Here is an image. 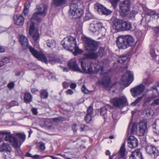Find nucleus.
<instances>
[{
	"label": "nucleus",
	"mask_w": 159,
	"mask_h": 159,
	"mask_svg": "<svg viewBox=\"0 0 159 159\" xmlns=\"http://www.w3.org/2000/svg\"><path fill=\"white\" fill-rule=\"evenodd\" d=\"M68 65L74 71H77L80 73H83L77 64L75 60H70L68 62Z\"/></svg>",
	"instance_id": "18"
},
{
	"label": "nucleus",
	"mask_w": 159,
	"mask_h": 159,
	"mask_svg": "<svg viewBox=\"0 0 159 159\" xmlns=\"http://www.w3.org/2000/svg\"><path fill=\"white\" fill-rule=\"evenodd\" d=\"M128 57L129 56L127 54L120 56L119 58L117 60V62L121 64L125 62Z\"/></svg>",
	"instance_id": "32"
},
{
	"label": "nucleus",
	"mask_w": 159,
	"mask_h": 159,
	"mask_svg": "<svg viewBox=\"0 0 159 159\" xmlns=\"http://www.w3.org/2000/svg\"><path fill=\"white\" fill-rule=\"evenodd\" d=\"M87 127V126L84 124H81V125L80 129L81 131L85 130L86 129V128Z\"/></svg>",
	"instance_id": "58"
},
{
	"label": "nucleus",
	"mask_w": 159,
	"mask_h": 159,
	"mask_svg": "<svg viewBox=\"0 0 159 159\" xmlns=\"http://www.w3.org/2000/svg\"><path fill=\"white\" fill-rule=\"evenodd\" d=\"M15 23L17 25H22L24 22V18L21 15H17L13 17Z\"/></svg>",
	"instance_id": "23"
},
{
	"label": "nucleus",
	"mask_w": 159,
	"mask_h": 159,
	"mask_svg": "<svg viewBox=\"0 0 159 159\" xmlns=\"http://www.w3.org/2000/svg\"><path fill=\"white\" fill-rule=\"evenodd\" d=\"M153 30L154 33L159 34V26L154 27Z\"/></svg>",
	"instance_id": "55"
},
{
	"label": "nucleus",
	"mask_w": 159,
	"mask_h": 159,
	"mask_svg": "<svg viewBox=\"0 0 159 159\" xmlns=\"http://www.w3.org/2000/svg\"><path fill=\"white\" fill-rule=\"evenodd\" d=\"M48 93L45 89L41 90L40 91V96L42 98H47L48 97Z\"/></svg>",
	"instance_id": "38"
},
{
	"label": "nucleus",
	"mask_w": 159,
	"mask_h": 159,
	"mask_svg": "<svg viewBox=\"0 0 159 159\" xmlns=\"http://www.w3.org/2000/svg\"><path fill=\"white\" fill-rule=\"evenodd\" d=\"M56 42L53 39L48 40L47 41V46L49 48H54L56 46Z\"/></svg>",
	"instance_id": "35"
},
{
	"label": "nucleus",
	"mask_w": 159,
	"mask_h": 159,
	"mask_svg": "<svg viewBox=\"0 0 159 159\" xmlns=\"http://www.w3.org/2000/svg\"><path fill=\"white\" fill-rule=\"evenodd\" d=\"M120 0H110V2L112 6L114 9H116L117 5V3Z\"/></svg>",
	"instance_id": "42"
},
{
	"label": "nucleus",
	"mask_w": 159,
	"mask_h": 159,
	"mask_svg": "<svg viewBox=\"0 0 159 159\" xmlns=\"http://www.w3.org/2000/svg\"><path fill=\"white\" fill-rule=\"evenodd\" d=\"M38 9L39 10L38 12H34L33 15L31 19L34 20H36L39 23L41 22L42 21V18L41 16V15L46 14V12L47 11V8L45 7H44L43 10L42 11V8L40 7L38 8Z\"/></svg>",
	"instance_id": "14"
},
{
	"label": "nucleus",
	"mask_w": 159,
	"mask_h": 159,
	"mask_svg": "<svg viewBox=\"0 0 159 159\" xmlns=\"http://www.w3.org/2000/svg\"><path fill=\"white\" fill-rule=\"evenodd\" d=\"M77 125L76 124H73L72 126V129L74 131H76L77 129H76V127Z\"/></svg>",
	"instance_id": "62"
},
{
	"label": "nucleus",
	"mask_w": 159,
	"mask_h": 159,
	"mask_svg": "<svg viewBox=\"0 0 159 159\" xmlns=\"http://www.w3.org/2000/svg\"><path fill=\"white\" fill-rule=\"evenodd\" d=\"M16 135L17 136L19 139L21 141H20V144L23 142L25 139V134L21 133H16Z\"/></svg>",
	"instance_id": "39"
},
{
	"label": "nucleus",
	"mask_w": 159,
	"mask_h": 159,
	"mask_svg": "<svg viewBox=\"0 0 159 159\" xmlns=\"http://www.w3.org/2000/svg\"><path fill=\"white\" fill-rule=\"evenodd\" d=\"M75 13H73V14H71L70 16L74 19H77L80 17L83 14V10L80 8L75 11Z\"/></svg>",
	"instance_id": "25"
},
{
	"label": "nucleus",
	"mask_w": 159,
	"mask_h": 159,
	"mask_svg": "<svg viewBox=\"0 0 159 159\" xmlns=\"http://www.w3.org/2000/svg\"><path fill=\"white\" fill-rule=\"evenodd\" d=\"M134 39L132 36L127 35L119 37L117 39L116 43L119 49H125L134 45Z\"/></svg>",
	"instance_id": "2"
},
{
	"label": "nucleus",
	"mask_w": 159,
	"mask_h": 159,
	"mask_svg": "<svg viewBox=\"0 0 159 159\" xmlns=\"http://www.w3.org/2000/svg\"><path fill=\"white\" fill-rule=\"evenodd\" d=\"M85 48L88 52L92 53L97 50L98 45V42L87 37L85 38Z\"/></svg>",
	"instance_id": "7"
},
{
	"label": "nucleus",
	"mask_w": 159,
	"mask_h": 159,
	"mask_svg": "<svg viewBox=\"0 0 159 159\" xmlns=\"http://www.w3.org/2000/svg\"><path fill=\"white\" fill-rule=\"evenodd\" d=\"M67 0H53L52 3L56 7H59L64 4Z\"/></svg>",
	"instance_id": "31"
},
{
	"label": "nucleus",
	"mask_w": 159,
	"mask_h": 159,
	"mask_svg": "<svg viewBox=\"0 0 159 159\" xmlns=\"http://www.w3.org/2000/svg\"><path fill=\"white\" fill-rule=\"evenodd\" d=\"M105 48L103 47H100L97 52L85 53L84 54V56L85 57L89 59L96 60L98 57L101 58L105 56Z\"/></svg>",
	"instance_id": "9"
},
{
	"label": "nucleus",
	"mask_w": 159,
	"mask_h": 159,
	"mask_svg": "<svg viewBox=\"0 0 159 159\" xmlns=\"http://www.w3.org/2000/svg\"><path fill=\"white\" fill-rule=\"evenodd\" d=\"M81 90L82 92H83L85 93H89L88 90L86 89V87L84 85H83L82 88Z\"/></svg>",
	"instance_id": "52"
},
{
	"label": "nucleus",
	"mask_w": 159,
	"mask_h": 159,
	"mask_svg": "<svg viewBox=\"0 0 159 159\" xmlns=\"http://www.w3.org/2000/svg\"><path fill=\"white\" fill-rule=\"evenodd\" d=\"M61 44L64 49L73 52L75 56L80 54L83 52L77 46L76 39L71 36L64 38L61 41Z\"/></svg>",
	"instance_id": "1"
},
{
	"label": "nucleus",
	"mask_w": 159,
	"mask_h": 159,
	"mask_svg": "<svg viewBox=\"0 0 159 159\" xmlns=\"http://www.w3.org/2000/svg\"><path fill=\"white\" fill-rule=\"evenodd\" d=\"M113 107L107 104L104 107L101 108L100 109V114L101 115L104 116L107 113V108L112 109Z\"/></svg>",
	"instance_id": "29"
},
{
	"label": "nucleus",
	"mask_w": 159,
	"mask_h": 159,
	"mask_svg": "<svg viewBox=\"0 0 159 159\" xmlns=\"http://www.w3.org/2000/svg\"><path fill=\"white\" fill-rule=\"evenodd\" d=\"M157 45V42L156 41L155 42H153L151 43L150 46V48H153V49H155L156 48V47Z\"/></svg>",
	"instance_id": "53"
},
{
	"label": "nucleus",
	"mask_w": 159,
	"mask_h": 159,
	"mask_svg": "<svg viewBox=\"0 0 159 159\" xmlns=\"http://www.w3.org/2000/svg\"><path fill=\"white\" fill-rule=\"evenodd\" d=\"M79 8L78 3H73L71 4L70 6L69 15L73 14V13H75V11Z\"/></svg>",
	"instance_id": "28"
},
{
	"label": "nucleus",
	"mask_w": 159,
	"mask_h": 159,
	"mask_svg": "<svg viewBox=\"0 0 159 159\" xmlns=\"http://www.w3.org/2000/svg\"><path fill=\"white\" fill-rule=\"evenodd\" d=\"M155 12L153 11H152L151 10H149V12L148 13V14L149 16L154 15L155 16Z\"/></svg>",
	"instance_id": "61"
},
{
	"label": "nucleus",
	"mask_w": 159,
	"mask_h": 159,
	"mask_svg": "<svg viewBox=\"0 0 159 159\" xmlns=\"http://www.w3.org/2000/svg\"><path fill=\"white\" fill-rule=\"evenodd\" d=\"M32 111L34 115H37L38 114L37 109L35 108H33L32 109Z\"/></svg>",
	"instance_id": "60"
},
{
	"label": "nucleus",
	"mask_w": 159,
	"mask_h": 159,
	"mask_svg": "<svg viewBox=\"0 0 159 159\" xmlns=\"http://www.w3.org/2000/svg\"><path fill=\"white\" fill-rule=\"evenodd\" d=\"M93 113V107L92 106H89L87 110V113L86 114L87 115V117H88V116L89 117L90 116H91V115Z\"/></svg>",
	"instance_id": "41"
},
{
	"label": "nucleus",
	"mask_w": 159,
	"mask_h": 159,
	"mask_svg": "<svg viewBox=\"0 0 159 159\" xmlns=\"http://www.w3.org/2000/svg\"><path fill=\"white\" fill-rule=\"evenodd\" d=\"M153 131L157 135H159V126L157 125L156 122L152 125Z\"/></svg>",
	"instance_id": "37"
},
{
	"label": "nucleus",
	"mask_w": 159,
	"mask_h": 159,
	"mask_svg": "<svg viewBox=\"0 0 159 159\" xmlns=\"http://www.w3.org/2000/svg\"><path fill=\"white\" fill-rule=\"evenodd\" d=\"M129 159H143V156L139 149H137L132 152Z\"/></svg>",
	"instance_id": "21"
},
{
	"label": "nucleus",
	"mask_w": 159,
	"mask_h": 159,
	"mask_svg": "<svg viewBox=\"0 0 159 159\" xmlns=\"http://www.w3.org/2000/svg\"><path fill=\"white\" fill-rule=\"evenodd\" d=\"M138 133L140 136H143L148 131L147 122L141 120L138 124Z\"/></svg>",
	"instance_id": "15"
},
{
	"label": "nucleus",
	"mask_w": 159,
	"mask_h": 159,
	"mask_svg": "<svg viewBox=\"0 0 159 159\" xmlns=\"http://www.w3.org/2000/svg\"><path fill=\"white\" fill-rule=\"evenodd\" d=\"M112 116L113 119L114 120V121L116 122L117 119V114L116 112L114 111L112 113Z\"/></svg>",
	"instance_id": "48"
},
{
	"label": "nucleus",
	"mask_w": 159,
	"mask_h": 159,
	"mask_svg": "<svg viewBox=\"0 0 159 159\" xmlns=\"http://www.w3.org/2000/svg\"><path fill=\"white\" fill-rule=\"evenodd\" d=\"M89 116L90 117L88 116L87 117L86 115L84 118V120L87 123H90L92 120V118L91 116L89 115Z\"/></svg>",
	"instance_id": "47"
},
{
	"label": "nucleus",
	"mask_w": 159,
	"mask_h": 159,
	"mask_svg": "<svg viewBox=\"0 0 159 159\" xmlns=\"http://www.w3.org/2000/svg\"><path fill=\"white\" fill-rule=\"evenodd\" d=\"M49 61L52 64L56 63H60L61 64L62 63L60 59L54 57H50Z\"/></svg>",
	"instance_id": "33"
},
{
	"label": "nucleus",
	"mask_w": 159,
	"mask_h": 159,
	"mask_svg": "<svg viewBox=\"0 0 159 159\" xmlns=\"http://www.w3.org/2000/svg\"><path fill=\"white\" fill-rule=\"evenodd\" d=\"M142 96L138 98L134 102L131 103V105L133 106H136L142 99Z\"/></svg>",
	"instance_id": "44"
},
{
	"label": "nucleus",
	"mask_w": 159,
	"mask_h": 159,
	"mask_svg": "<svg viewBox=\"0 0 159 159\" xmlns=\"http://www.w3.org/2000/svg\"><path fill=\"white\" fill-rule=\"evenodd\" d=\"M138 128V126H137L136 123H133L131 127L130 124L128 126L127 130L128 134L130 135L133 134L134 132L137 131Z\"/></svg>",
	"instance_id": "26"
},
{
	"label": "nucleus",
	"mask_w": 159,
	"mask_h": 159,
	"mask_svg": "<svg viewBox=\"0 0 159 159\" xmlns=\"http://www.w3.org/2000/svg\"><path fill=\"white\" fill-rule=\"evenodd\" d=\"M10 60L7 57H5L3 59L2 61H3L4 62V63L5 64V63H7L9 62Z\"/></svg>",
	"instance_id": "59"
},
{
	"label": "nucleus",
	"mask_w": 159,
	"mask_h": 159,
	"mask_svg": "<svg viewBox=\"0 0 159 159\" xmlns=\"http://www.w3.org/2000/svg\"><path fill=\"white\" fill-rule=\"evenodd\" d=\"M0 134L3 135H6L5 139L9 143H12V146L16 150V154L19 156H21L22 155V152L20 148L18 147V139L15 137H14L10 132L0 131Z\"/></svg>",
	"instance_id": "4"
},
{
	"label": "nucleus",
	"mask_w": 159,
	"mask_h": 159,
	"mask_svg": "<svg viewBox=\"0 0 159 159\" xmlns=\"http://www.w3.org/2000/svg\"><path fill=\"white\" fill-rule=\"evenodd\" d=\"M155 49H153V48H150V53L151 56L153 57H155L156 56V54L155 53Z\"/></svg>",
	"instance_id": "51"
},
{
	"label": "nucleus",
	"mask_w": 159,
	"mask_h": 159,
	"mask_svg": "<svg viewBox=\"0 0 159 159\" xmlns=\"http://www.w3.org/2000/svg\"><path fill=\"white\" fill-rule=\"evenodd\" d=\"M153 104L155 105H158L159 104V98L155 100L153 102L151 103L152 105H153Z\"/></svg>",
	"instance_id": "57"
},
{
	"label": "nucleus",
	"mask_w": 159,
	"mask_h": 159,
	"mask_svg": "<svg viewBox=\"0 0 159 159\" xmlns=\"http://www.w3.org/2000/svg\"><path fill=\"white\" fill-rule=\"evenodd\" d=\"M40 149L42 150H44L45 149V144L43 142H40V145L39 146Z\"/></svg>",
	"instance_id": "50"
},
{
	"label": "nucleus",
	"mask_w": 159,
	"mask_h": 159,
	"mask_svg": "<svg viewBox=\"0 0 159 159\" xmlns=\"http://www.w3.org/2000/svg\"><path fill=\"white\" fill-rule=\"evenodd\" d=\"M128 146L131 148H134L138 146L137 139L134 136H130L128 139Z\"/></svg>",
	"instance_id": "17"
},
{
	"label": "nucleus",
	"mask_w": 159,
	"mask_h": 159,
	"mask_svg": "<svg viewBox=\"0 0 159 159\" xmlns=\"http://www.w3.org/2000/svg\"><path fill=\"white\" fill-rule=\"evenodd\" d=\"M25 156L26 157H32L34 158H39V157H40L41 156H39L38 155H35L34 156H32L31 154H30L29 152H28L26 153Z\"/></svg>",
	"instance_id": "45"
},
{
	"label": "nucleus",
	"mask_w": 159,
	"mask_h": 159,
	"mask_svg": "<svg viewBox=\"0 0 159 159\" xmlns=\"http://www.w3.org/2000/svg\"><path fill=\"white\" fill-rule=\"evenodd\" d=\"M145 88V86L142 84L132 88L130 89L132 96L135 97L140 95L144 92Z\"/></svg>",
	"instance_id": "13"
},
{
	"label": "nucleus",
	"mask_w": 159,
	"mask_h": 159,
	"mask_svg": "<svg viewBox=\"0 0 159 159\" xmlns=\"http://www.w3.org/2000/svg\"><path fill=\"white\" fill-rule=\"evenodd\" d=\"M24 102L28 104L32 101V96L29 93H25L24 94Z\"/></svg>",
	"instance_id": "27"
},
{
	"label": "nucleus",
	"mask_w": 159,
	"mask_h": 159,
	"mask_svg": "<svg viewBox=\"0 0 159 159\" xmlns=\"http://www.w3.org/2000/svg\"><path fill=\"white\" fill-rule=\"evenodd\" d=\"M11 148L9 145L7 143H3L0 145V152H5L8 155H10Z\"/></svg>",
	"instance_id": "22"
},
{
	"label": "nucleus",
	"mask_w": 159,
	"mask_h": 159,
	"mask_svg": "<svg viewBox=\"0 0 159 159\" xmlns=\"http://www.w3.org/2000/svg\"><path fill=\"white\" fill-rule=\"evenodd\" d=\"M76 84L75 83H72L70 85V87L72 89H74L76 87Z\"/></svg>",
	"instance_id": "64"
},
{
	"label": "nucleus",
	"mask_w": 159,
	"mask_h": 159,
	"mask_svg": "<svg viewBox=\"0 0 159 159\" xmlns=\"http://www.w3.org/2000/svg\"><path fill=\"white\" fill-rule=\"evenodd\" d=\"M111 82V78H108L107 79L104 80L102 82V84L105 88H108L109 85Z\"/></svg>",
	"instance_id": "34"
},
{
	"label": "nucleus",
	"mask_w": 159,
	"mask_h": 159,
	"mask_svg": "<svg viewBox=\"0 0 159 159\" xmlns=\"http://www.w3.org/2000/svg\"><path fill=\"white\" fill-rule=\"evenodd\" d=\"M134 48L133 47L131 48V49L129 51L128 54H127L129 56L133 54V53H134Z\"/></svg>",
	"instance_id": "56"
},
{
	"label": "nucleus",
	"mask_w": 159,
	"mask_h": 159,
	"mask_svg": "<svg viewBox=\"0 0 159 159\" xmlns=\"http://www.w3.org/2000/svg\"><path fill=\"white\" fill-rule=\"evenodd\" d=\"M157 85H153L152 87H151L149 89L150 91H153L154 90H155L157 92V93L158 94H159V90L157 88Z\"/></svg>",
	"instance_id": "46"
},
{
	"label": "nucleus",
	"mask_w": 159,
	"mask_h": 159,
	"mask_svg": "<svg viewBox=\"0 0 159 159\" xmlns=\"http://www.w3.org/2000/svg\"><path fill=\"white\" fill-rule=\"evenodd\" d=\"M35 23L31 21L29 30V34L32 37V41L34 45L38 46L39 42V39L40 37L39 34L38 30H35Z\"/></svg>",
	"instance_id": "8"
},
{
	"label": "nucleus",
	"mask_w": 159,
	"mask_h": 159,
	"mask_svg": "<svg viewBox=\"0 0 159 159\" xmlns=\"http://www.w3.org/2000/svg\"><path fill=\"white\" fill-rule=\"evenodd\" d=\"M10 106L11 107L17 106L19 105V103L16 101H12L10 103Z\"/></svg>",
	"instance_id": "49"
},
{
	"label": "nucleus",
	"mask_w": 159,
	"mask_h": 159,
	"mask_svg": "<svg viewBox=\"0 0 159 159\" xmlns=\"http://www.w3.org/2000/svg\"><path fill=\"white\" fill-rule=\"evenodd\" d=\"M134 80V75L133 73L129 70L126 71V74L122 75L121 81L123 83L126 82L129 85Z\"/></svg>",
	"instance_id": "16"
},
{
	"label": "nucleus",
	"mask_w": 159,
	"mask_h": 159,
	"mask_svg": "<svg viewBox=\"0 0 159 159\" xmlns=\"http://www.w3.org/2000/svg\"><path fill=\"white\" fill-rule=\"evenodd\" d=\"M31 54L38 60L47 63V58L46 56L42 52H39L31 46H29L28 48Z\"/></svg>",
	"instance_id": "11"
},
{
	"label": "nucleus",
	"mask_w": 159,
	"mask_h": 159,
	"mask_svg": "<svg viewBox=\"0 0 159 159\" xmlns=\"http://www.w3.org/2000/svg\"><path fill=\"white\" fill-rule=\"evenodd\" d=\"M147 154L155 158L159 155V151L157 147L153 145L149 144L146 145L145 148Z\"/></svg>",
	"instance_id": "12"
},
{
	"label": "nucleus",
	"mask_w": 159,
	"mask_h": 159,
	"mask_svg": "<svg viewBox=\"0 0 159 159\" xmlns=\"http://www.w3.org/2000/svg\"><path fill=\"white\" fill-rule=\"evenodd\" d=\"M84 58L81 59L80 60L81 68L83 71L85 70L86 68L88 67L90 64V63L89 62L88 60L87 59H89L85 57L84 55Z\"/></svg>",
	"instance_id": "24"
},
{
	"label": "nucleus",
	"mask_w": 159,
	"mask_h": 159,
	"mask_svg": "<svg viewBox=\"0 0 159 159\" xmlns=\"http://www.w3.org/2000/svg\"><path fill=\"white\" fill-rule=\"evenodd\" d=\"M19 41L24 50H26L29 46L28 45V41L27 39L24 36L20 35L19 38Z\"/></svg>",
	"instance_id": "20"
},
{
	"label": "nucleus",
	"mask_w": 159,
	"mask_h": 159,
	"mask_svg": "<svg viewBox=\"0 0 159 159\" xmlns=\"http://www.w3.org/2000/svg\"><path fill=\"white\" fill-rule=\"evenodd\" d=\"M110 102L116 108H120L128 105L127 100L125 96L112 98Z\"/></svg>",
	"instance_id": "6"
},
{
	"label": "nucleus",
	"mask_w": 159,
	"mask_h": 159,
	"mask_svg": "<svg viewBox=\"0 0 159 159\" xmlns=\"http://www.w3.org/2000/svg\"><path fill=\"white\" fill-rule=\"evenodd\" d=\"M15 86V84L14 82H11L9 83L7 85L8 88L10 89H12L14 88Z\"/></svg>",
	"instance_id": "54"
},
{
	"label": "nucleus",
	"mask_w": 159,
	"mask_h": 159,
	"mask_svg": "<svg viewBox=\"0 0 159 159\" xmlns=\"http://www.w3.org/2000/svg\"><path fill=\"white\" fill-rule=\"evenodd\" d=\"M113 28L117 31H129L132 30L131 23L124 20L116 19L113 21Z\"/></svg>",
	"instance_id": "3"
},
{
	"label": "nucleus",
	"mask_w": 159,
	"mask_h": 159,
	"mask_svg": "<svg viewBox=\"0 0 159 159\" xmlns=\"http://www.w3.org/2000/svg\"><path fill=\"white\" fill-rule=\"evenodd\" d=\"M153 80L150 78L144 79L142 81L143 83L145 85L148 86L153 82Z\"/></svg>",
	"instance_id": "36"
},
{
	"label": "nucleus",
	"mask_w": 159,
	"mask_h": 159,
	"mask_svg": "<svg viewBox=\"0 0 159 159\" xmlns=\"http://www.w3.org/2000/svg\"><path fill=\"white\" fill-rule=\"evenodd\" d=\"M89 30L93 33L98 31L102 35H104L106 32V29L102 23L98 21H94L92 23L90 24Z\"/></svg>",
	"instance_id": "5"
},
{
	"label": "nucleus",
	"mask_w": 159,
	"mask_h": 159,
	"mask_svg": "<svg viewBox=\"0 0 159 159\" xmlns=\"http://www.w3.org/2000/svg\"><path fill=\"white\" fill-rule=\"evenodd\" d=\"M131 2L129 0H125L120 3L119 7L120 15L125 16L129 11Z\"/></svg>",
	"instance_id": "10"
},
{
	"label": "nucleus",
	"mask_w": 159,
	"mask_h": 159,
	"mask_svg": "<svg viewBox=\"0 0 159 159\" xmlns=\"http://www.w3.org/2000/svg\"><path fill=\"white\" fill-rule=\"evenodd\" d=\"M98 10L99 13L106 16L110 15L112 12L101 4L98 6Z\"/></svg>",
	"instance_id": "19"
},
{
	"label": "nucleus",
	"mask_w": 159,
	"mask_h": 159,
	"mask_svg": "<svg viewBox=\"0 0 159 159\" xmlns=\"http://www.w3.org/2000/svg\"><path fill=\"white\" fill-rule=\"evenodd\" d=\"M125 142L122 144L120 150L118 151V153L121 158L124 157L125 156V153L126 152V149L125 148Z\"/></svg>",
	"instance_id": "30"
},
{
	"label": "nucleus",
	"mask_w": 159,
	"mask_h": 159,
	"mask_svg": "<svg viewBox=\"0 0 159 159\" xmlns=\"http://www.w3.org/2000/svg\"><path fill=\"white\" fill-rule=\"evenodd\" d=\"M29 9H24L23 10V13L25 16L27 15L28 13Z\"/></svg>",
	"instance_id": "63"
},
{
	"label": "nucleus",
	"mask_w": 159,
	"mask_h": 159,
	"mask_svg": "<svg viewBox=\"0 0 159 159\" xmlns=\"http://www.w3.org/2000/svg\"><path fill=\"white\" fill-rule=\"evenodd\" d=\"M88 67L87 70L85 69V70H84V72L85 73L89 74H92L93 73V70L92 67L91 65L90 64Z\"/></svg>",
	"instance_id": "40"
},
{
	"label": "nucleus",
	"mask_w": 159,
	"mask_h": 159,
	"mask_svg": "<svg viewBox=\"0 0 159 159\" xmlns=\"http://www.w3.org/2000/svg\"><path fill=\"white\" fill-rule=\"evenodd\" d=\"M142 96L138 98L134 102L131 103V105L133 106H136L142 99Z\"/></svg>",
	"instance_id": "43"
}]
</instances>
